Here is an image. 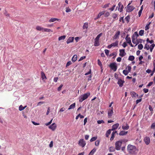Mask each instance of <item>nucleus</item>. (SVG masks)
Here are the masks:
<instances>
[{"label":"nucleus","instance_id":"nucleus-4","mask_svg":"<svg viewBox=\"0 0 155 155\" xmlns=\"http://www.w3.org/2000/svg\"><path fill=\"white\" fill-rule=\"evenodd\" d=\"M109 67L111 69L113 70L114 71H115L117 69V66L115 63H110Z\"/></svg>","mask_w":155,"mask_h":155},{"label":"nucleus","instance_id":"nucleus-63","mask_svg":"<svg viewBox=\"0 0 155 155\" xmlns=\"http://www.w3.org/2000/svg\"><path fill=\"white\" fill-rule=\"evenodd\" d=\"M121 61V58L120 57H118L117 59V62H120Z\"/></svg>","mask_w":155,"mask_h":155},{"label":"nucleus","instance_id":"nucleus-52","mask_svg":"<svg viewBox=\"0 0 155 155\" xmlns=\"http://www.w3.org/2000/svg\"><path fill=\"white\" fill-rule=\"evenodd\" d=\"M71 64H72V63L71 61H68L66 64V67H67L68 66H69L71 65Z\"/></svg>","mask_w":155,"mask_h":155},{"label":"nucleus","instance_id":"nucleus-36","mask_svg":"<svg viewBox=\"0 0 155 155\" xmlns=\"http://www.w3.org/2000/svg\"><path fill=\"white\" fill-rule=\"evenodd\" d=\"M130 18L129 15L127 16L125 18V20L127 21V23H128L129 22Z\"/></svg>","mask_w":155,"mask_h":155},{"label":"nucleus","instance_id":"nucleus-43","mask_svg":"<svg viewBox=\"0 0 155 155\" xmlns=\"http://www.w3.org/2000/svg\"><path fill=\"white\" fill-rule=\"evenodd\" d=\"M150 23H151V22H150L148 24H147L146 25L145 27V30H147L149 29V26L150 24Z\"/></svg>","mask_w":155,"mask_h":155},{"label":"nucleus","instance_id":"nucleus-38","mask_svg":"<svg viewBox=\"0 0 155 155\" xmlns=\"http://www.w3.org/2000/svg\"><path fill=\"white\" fill-rule=\"evenodd\" d=\"M45 31L47 32H52V31L50 29L44 28L43 32H45Z\"/></svg>","mask_w":155,"mask_h":155},{"label":"nucleus","instance_id":"nucleus-14","mask_svg":"<svg viewBox=\"0 0 155 155\" xmlns=\"http://www.w3.org/2000/svg\"><path fill=\"white\" fill-rule=\"evenodd\" d=\"M74 39V37H70L67 40V43L68 44L71 42L73 41Z\"/></svg>","mask_w":155,"mask_h":155},{"label":"nucleus","instance_id":"nucleus-55","mask_svg":"<svg viewBox=\"0 0 155 155\" xmlns=\"http://www.w3.org/2000/svg\"><path fill=\"white\" fill-rule=\"evenodd\" d=\"M127 68L128 71V72H130L131 69V67L130 66L128 65L127 66V67L126 68V69H127Z\"/></svg>","mask_w":155,"mask_h":155},{"label":"nucleus","instance_id":"nucleus-28","mask_svg":"<svg viewBox=\"0 0 155 155\" xmlns=\"http://www.w3.org/2000/svg\"><path fill=\"white\" fill-rule=\"evenodd\" d=\"M129 125L127 124L126 126H122V128L124 130H127L129 128Z\"/></svg>","mask_w":155,"mask_h":155},{"label":"nucleus","instance_id":"nucleus-53","mask_svg":"<svg viewBox=\"0 0 155 155\" xmlns=\"http://www.w3.org/2000/svg\"><path fill=\"white\" fill-rule=\"evenodd\" d=\"M44 103H45V102L44 101L39 102L37 104V106H40L41 105L44 104Z\"/></svg>","mask_w":155,"mask_h":155},{"label":"nucleus","instance_id":"nucleus-58","mask_svg":"<svg viewBox=\"0 0 155 155\" xmlns=\"http://www.w3.org/2000/svg\"><path fill=\"white\" fill-rule=\"evenodd\" d=\"M119 21L120 22L121 21H122V22L123 23H124V17H121L120 18Z\"/></svg>","mask_w":155,"mask_h":155},{"label":"nucleus","instance_id":"nucleus-62","mask_svg":"<svg viewBox=\"0 0 155 155\" xmlns=\"http://www.w3.org/2000/svg\"><path fill=\"white\" fill-rule=\"evenodd\" d=\"M143 91L145 93H147L149 91V90L147 88H144L143 89Z\"/></svg>","mask_w":155,"mask_h":155},{"label":"nucleus","instance_id":"nucleus-60","mask_svg":"<svg viewBox=\"0 0 155 155\" xmlns=\"http://www.w3.org/2000/svg\"><path fill=\"white\" fill-rule=\"evenodd\" d=\"M117 17V15L116 14L114 13L113 14V17L115 19V18H116Z\"/></svg>","mask_w":155,"mask_h":155},{"label":"nucleus","instance_id":"nucleus-33","mask_svg":"<svg viewBox=\"0 0 155 155\" xmlns=\"http://www.w3.org/2000/svg\"><path fill=\"white\" fill-rule=\"evenodd\" d=\"M96 149H93L89 153L88 155H93L94 153L96 152Z\"/></svg>","mask_w":155,"mask_h":155},{"label":"nucleus","instance_id":"nucleus-13","mask_svg":"<svg viewBox=\"0 0 155 155\" xmlns=\"http://www.w3.org/2000/svg\"><path fill=\"white\" fill-rule=\"evenodd\" d=\"M119 124L118 123L115 124L113 125L112 127V130H114L116 129L119 127Z\"/></svg>","mask_w":155,"mask_h":155},{"label":"nucleus","instance_id":"nucleus-42","mask_svg":"<svg viewBox=\"0 0 155 155\" xmlns=\"http://www.w3.org/2000/svg\"><path fill=\"white\" fill-rule=\"evenodd\" d=\"M128 71H127L126 70H124L123 71V73L125 75H127L128 74Z\"/></svg>","mask_w":155,"mask_h":155},{"label":"nucleus","instance_id":"nucleus-9","mask_svg":"<svg viewBox=\"0 0 155 155\" xmlns=\"http://www.w3.org/2000/svg\"><path fill=\"white\" fill-rule=\"evenodd\" d=\"M119 51L120 52L119 55L121 57H123L126 54V53L125 52V50L124 49H120Z\"/></svg>","mask_w":155,"mask_h":155},{"label":"nucleus","instance_id":"nucleus-48","mask_svg":"<svg viewBox=\"0 0 155 155\" xmlns=\"http://www.w3.org/2000/svg\"><path fill=\"white\" fill-rule=\"evenodd\" d=\"M110 51L107 49H105L104 50V52L106 54V55L107 56H108L109 54Z\"/></svg>","mask_w":155,"mask_h":155},{"label":"nucleus","instance_id":"nucleus-23","mask_svg":"<svg viewBox=\"0 0 155 155\" xmlns=\"http://www.w3.org/2000/svg\"><path fill=\"white\" fill-rule=\"evenodd\" d=\"M155 46V44L153 43L150 45V47L149 48L150 49V52H151L153 50Z\"/></svg>","mask_w":155,"mask_h":155},{"label":"nucleus","instance_id":"nucleus-44","mask_svg":"<svg viewBox=\"0 0 155 155\" xmlns=\"http://www.w3.org/2000/svg\"><path fill=\"white\" fill-rule=\"evenodd\" d=\"M138 48L139 50H141L143 48V45H142V44H140L138 45Z\"/></svg>","mask_w":155,"mask_h":155},{"label":"nucleus","instance_id":"nucleus-47","mask_svg":"<svg viewBox=\"0 0 155 155\" xmlns=\"http://www.w3.org/2000/svg\"><path fill=\"white\" fill-rule=\"evenodd\" d=\"M144 49L148 50L149 49V45H148L147 44H146L144 47Z\"/></svg>","mask_w":155,"mask_h":155},{"label":"nucleus","instance_id":"nucleus-21","mask_svg":"<svg viewBox=\"0 0 155 155\" xmlns=\"http://www.w3.org/2000/svg\"><path fill=\"white\" fill-rule=\"evenodd\" d=\"M115 150H116L115 147L114 148L113 147H110L109 148V151L110 152H114L115 151Z\"/></svg>","mask_w":155,"mask_h":155},{"label":"nucleus","instance_id":"nucleus-18","mask_svg":"<svg viewBox=\"0 0 155 155\" xmlns=\"http://www.w3.org/2000/svg\"><path fill=\"white\" fill-rule=\"evenodd\" d=\"M59 20L60 21V19L57 18H51L49 20V22H54L56 21H58Z\"/></svg>","mask_w":155,"mask_h":155},{"label":"nucleus","instance_id":"nucleus-6","mask_svg":"<svg viewBox=\"0 0 155 155\" xmlns=\"http://www.w3.org/2000/svg\"><path fill=\"white\" fill-rule=\"evenodd\" d=\"M143 141L145 143L148 145L149 144L150 142V139L148 137H146L144 138Z\"/></svg>","mask_w":155,"mask_h":155},{"label":"nucleus","instance_id":"nucleus-50","mask_svg":"<svg viewBox=\"0 0 155 155\" xmlns=\"http://www.w3.org/2000/svg\"><path fill=\"white\" fill-rule=\"evenodd\" d=\"M97 63L98 65L100 66L101 67L102 66V64L101 62L100 61L99 59L97 60Z\"/></svg>","mask_w":155,"mask_h":155},{"label":"nucleus","instance_id":"nucleus-54","mask_svg":"<svg viewBox=\"0 0 155 155\" xmlns=\"http://www.w3.org/2000/svg\"><path fill=\"white\" fill-rule=\"evenodd\" d=\"M63 85L62 84H61L58 87V91H60L61 90V88L62 87Z\"/></svg>","mask_w":155,"mask_h":155},{"label":"nucleus","instance_id":"nucleus-32","mask_svg":"<svg viewBox=\"0 0 155 155\" xmlns=\"http://www.w3.org/2000/svg\"><path fill=\"white\" fill-rule=\"evenodd\" d=\"M135 58L134 57L133 55H130L129 56L128 60L130 61H133Z\"/></svg>","mask_w":155,"mask_h":155},{"label":"nucleus","instance_id":"nucleus-25","mask_svg":"<svg viewBox=\"0 0 155 155\" xmlns=\"http://www.w3.org/2000/svg\"><path fill=\"white\" fill-rule=\"evenodd\" d=\"M118 41H117L115 42L112 43L111 44V45H112V47H115L117 46H118Z\"/></svg>","mask_w":155,"mask_h":155},{"label":"nucleus","instance_id":"nucleus-29","mask_svg":"<svg viewBox=\"0 0 155 155\" xmlns=\"http://www.w3.org/2000/svg\"><path fill=\"white\" fill-rule=\"evenodd\" d=\"M138 36L139 35L138 34L137 32V31H136L134 32V34H133L132 38H137Z\"/></svg>","mask_w":155,"mask_h":155},{"label":"nucleus","instance_id":"nucleus-57","mask_svg":"<svg viewBox=\"0 0 155 155\" xmlns=\"http://www.w3.org/2000/svg\"><path fill=\"white\" fill-rule=\"evenodd\" d=\"M5 15L7 17H9L10 16V15L6 11H5L4 13Z\"/></svg>","mask_w":155,"mask_h":155},{"label":"nucleus","instance_id":"nucleus-30","mask_svg":"<svg viewBox=\"0 0 155 155\" xmlns=\"http://www.w3.org/2000/svg\"><path fill=\"white\" fill-rule=\"evenodd\" d=\"M100 45L99 41L94 40V45L95 46H97Z\"/></svg>","mask_w":155,"mask_h":155},{"label":"nucleus","instance_id":"nucleus-16","mask_svg":"<svg viewBox=\"0 0 155 155\" xmlns=\"http://www.w3.org/2000/svg\"><path fill=\"white\" fill-rule=\"evenodd\" d=\"M130 94L132 97H138V94H137L134 91H131L130 92Z\"/></svg>","mask_w":155,"mask_h":155},{"label":"nucleus","instance_id":"nucleus-56","mask_svg":"<svg viewBox=\"0 0 155 155\" xmlns=\"http://www.w3.org/2000/svg\"><path fill=\"white\" fill-rule=\"evenodd\" d=\"M125 145L124 146H123L121 147L122 150L124 153H125Z\"/></svg>","mask_w":155,"mask_h":155},{"label":"nucleus","instance_id":"nucleus-39","mask_svg":"<svg viewBox=\"0 0 155 155\" xmlns=\"http://www.w3.org/2000/svg\"><path fill=\"white\" fill-rule=\"evenodd\" d=\"M144 32V30H140L139 32V35L140 36H143V35Z\"/></svg>","mask_w":155,"mask_h":155},{"label":"nucleus","instance_id":"nucleus-7","mask_svg":"<svg viewBox=\"0 0 155 155\" xmlns=\"http://www.w3.org/2000/svg\"><path fill=\"white\" fill-rule=\"evenodd\" d=\"M120 33V31H117L115 33V35L113 37V39L115 40L118 38Z\"/></svg>","mask_w":155,"mask_h":155},{"label":"nucleus","instance_id":"nucleus-12","mask_svg":"<svg viewBox=\"0 0 155 155\" xmlns=\"http://www.w3.org/2000/svg\"><path fill=\"white\" fill-rule=\"evenodd\" d=\"M56 125L54 123H53L52 124L49 126V128L51 129L52 130H54L56 128Z\"/></svg>","mask_w":155,"mask_h":155},{"label":"nucleus","instance_id":"nucleus-51","mask_svg":"<svg viewBox=\"0 0 155 155\" xmlns=\"http://www.w3.org/2000/svg\"><path fill=\"white\" fill-rule=\"evenodd\" d=\"M66 10L65 11L66 12L68 13L69 12H70L71 11V9L70 8H69L68 7L66 8Z\"/></svg>","mask_w":155,"mask_h":155},{"label":"nucleus","instance_id":"nucleus-19","mask_svg":"<svg viewBox=\"0 0 155 155\" xmlns=\"http://www.w3.org/2000/svg\"><path fill=\"white\" fill-rule=\"evenodd\" d=\"M127 131H125L124 130L121 131L119 134V135L121 136L126 135L127 133Z\"/></svg>","mask_w":155,"mask_h":155},{"label":"nucleus","instance_id":"nucleus-5","mask_svg":"<svg viewBox=\"0 0 155 155\" xmlns=\"http://www.w3.org/2000/svg\"><path fill=\"white\" fill-rule=\"evenodd\" d=\"M78 144L80 146L84 147L86 145L84 139H81L79 141Z\"/></svg>","mask_w":155,"mask_h":155},{"label":"nucleus","instance_id":"nucleus-26","mask_svg":"<svg viewBox=\"0 0 155 155\" xmlns=\"http://www.w3.org/2000/svg\"><path fill=\"white\" fill-rule=\"evenodd\" d=\"M112 130L111 129L108 130L106 133V137H108L109 135L110 134Z\"/></svg>","mask_w":155,"mask_h":155},{"label":"nucleus","instance_id":"nucleus-37","mask_svg":"<svg viewBox=\"0 0 155 155\" xmlns=\"http://www.w3.org/2000/svg\"><path fill=\"white\" fill-rule=\"evenodd\" d=\"M125 39L126 40L127 43L130 44V43H131V39H130V37H129V38H125Z\"/></svg>","mask_w":155,"mask_h":155},{"label":"nucleus","instance_id":"nucleus-45","mask_svg":"<svg viewBox=\"0 0 155 155\" xmlns=\"http://www.w3.org/2000/svg\"><path fill=\"white\" fill-rule=\"evenodd\" d=\"M25 108V107H24L22 105H21L19 107V110L20 111H22Z\"/></svg>","mask_w":155,"mask_h":155},{"label":"nucleus","instance_id":"nucleus-3","mask_svg":"<svg viewBox=\"0 0 155 155\" xmlns=\"http://www.w3.org/2000/svg\"><path fill=\"white\" fill-rule=\"evenodd\" d=\"M90 93L88 92L81 95L79 98V101L80 102H82L84 100L87 99L90 96Z\"/></svg>","mask_w":155,"mask_h":155},{"label":"nucleus","instance_id":"nucleus-49","mask_svg":"<svg viewBox=\"0 0 155 155\" xmlns=\"http://www.w3.org/2000/svg\"><path fill=\"white\" fill-rule=\"evenodd\" d=\"M100 142V141L99 140H96L95 143V146H98Z\"/></svg>","mask_w":155,"mask_h":155},{"label":"nucleus","instance_id":"nucleus-34","mask_svg":"<svg viewBox=\"0 0 155 155\" xmlns=\"http://www.w3.org/2000/svg\"><path fill=\"white\" fill-rule=\"evenodd\" d=\"M88 27V24L87 23H85L84 24L83 26V28L84 29H87Z\"/></svg>","mask_w":155,"mask_h":155},{"label":"nucleus","instance_id":"nucleus-11","mask_svg":"<svg viewBox=\"0 0 155 155\" xmlns=\"http://www.w3.org/2000/svg\"><path fill=\"white\" fill-rule=\"evenodd\" d=\"M113 107H112L111 108L109 109L108 110V115L109 117H111L113 113Z\"/></svg>","mask_w":155,"mask_h":155},{"label":"nucleus","instance_id":"nucleus-22","mask_svg":"<svg viewBox=\"0 0 155 155\" xmlns=\"http://www.w3.org/2000/svg\"><path fill=\"white\" fill-rule=\"evenodd\" d=\"M75 103L72 104L69 106V108H68V110H69L71 109H74L75 107Z\"/></svg>","mask_w":155,"mask_h":155},{"label":"nucleus","instance_id":"nucleus-15","mask_svg":"<svg viewBox=\"0 0 155 155\" xmlns=\"http://www.w3.org/2000/svg\"><path fill=\"white\" fill-rule=\"evenodd\" d=\"M135 8L134 6H131L129 8H127L126 11L127 12H130L133 10Z\"/></svg>","mask_w":155,"mask_h":155},{"label":"nucleus","instance_id":"nucleus-46","mask_svg":"<svg viewBox=\"0 0 155 155\" xmlns=\"http://www.w3.org/2000/svg\"><path fill=\"white\" fill-rule=\"evenodd\" d=\"M97 124H100L101 123H104V122L103 120H98L97 121Z\"/></svg>","mask_w":155,"mask_h":155},{"label":"nucleus","instance_id":"nucleus-24","mask_svg":"<svg viewBox=\"0 0 155 155\" xmlns=\"http://www.w3.org/2000/svg\"><path fill=\"white\" fill-rule=\"evenodd\" d=\"M36 29L38 31H43L44 28L41 27L40 26H37L36 28Z\"/></svg>","mask_w":155,"mask_h":155},{"label":"nucleus","instance_id":"nucleus-2","mask_svg":"<svg viewBox=\"0 0 155 155\" xmlns=\"http://www.w3.org/2000/svg\"><path fill=\"white\" fill-rule=\"evenodd\" d=\"M124 141V140H120L115 142V144L116 150H120L122 143Z\"/></svg>","mask_w":155,"mask_h":155},{"label":"nucleus","instance_id":"nucleus-31","mask_svg":"<svg viewBox=\"0 0 155 155\" xmlns=\"http://www.w3.org/2000/svg\"><path fill=\"white\" fill-rule=\"evenodd\" d=\"M41 78L42 80H43L44 79L46 78V76L45 75V73L43 72H41Z\"/></svg>","mask_w":155,"mask_h":155},{"label":"nucleus","instance_id":"nucleus-20","mask_svg":"<svg viewBox=\"0 0 155 155\" xmlns=\"http://www.w3.org/2000/svg\"><path fill=\"white\" fill-rule=\"evenodd\" d=\"M77 55L76 54L74 55H73V57H72V59H71V60H72V61L73 62H75L76 61V60L77 59Z\"/></svg>","mask_w":155,"mask_h":155},{"label":"nucleus","instance_id":"nucleus-8","mask_svg":"<svg viewBox=\"0 0 155 155\" xmlns=\"http://www.w3.org/2000/svg\"><path fill=\"white\" fill-rule=\"evenodd\" d=\"M124 7L120 2H119L118 4V10L120 12H122L123 11Z\"/></svg>","mask_w":155,"mask_h":155},{"label":"nucleus","instance_id":"nucleus-41","mask_svg":"<svg viewBox=\"0 0 155 155\" xmlns=\"http://www.w3.org/2000/svg\"><path fill=\"white\" fill-rule=\"evenodd\" d=\"M114 132H112L111 134V136L110 138V140L111 141H112L114 140Z\"/></svg>","mask_w":155,"mask_h":155},{"label":"nucleus","instance_id":"nucleus-61","mask_svg":"<svg viewBox=\"0 0 155 155\" xmlns=\"http://www.w3.org/2000/svg\"><path fill=\"white\" fill-rule=\"evenodd\" d=\"M85 58H86V56H83L81 57L79 59L78 61H81L82 60H83V59Z\"/></svg>","mask_w":155,"mask_h":155},{"label":"nucleus","instance_id":"nucleus-10","mask_svg":"<svg viewBox=\"0 0 155 155\" xmlns=\"http://www.w3.org/2000/svg\"><path fill=\"white\" fill-rule=\"evenodd\" d=\"M124 83V80H123L120 79H118V81L117 84L119 85L120 87H122L123 85V84Z\"/></svg>","mask_w":155,"mask_h":155},{"label":"nucleus","instance_id":"nucleus-1","mask_svg":"<svg viewBox=\"0 0 155 155\" xmlns=\"http://www.w3.org/2000/svg\"><path fill=\"white\" fill-rule=\"evenodd\" d=\"M127 150L128 153L131 154H135L137 150L136 147L134 145L129 144L127 147Z\"/></svg>","mask_w":155,"mask_h":155},{"label":"nucleus","instance_id":"nucleus-27","mask_svg":"<svg viewBox=\"0 0 155 155\" xmlns=\"http://www.w3.org/2000/svg\"><path fill=\"white\" fill-rule=\"evenodd\" d=\"M66 37V36L65 35L61 36L58 38V39L59 41L64 40Z\"/></svg>","mask_w":155,"mask_h":155},{"label":"nucleus","instance_id":"nucleus-40","mask_svg":"<svg viewBox=\"0 0 155 155\" xmlns=\"http://www.w3.org/2000/svg\"><path fill=\"white\" fill-rule=\"evenodd\" d=\"M97 139V137H94L91 138L90 140V141L91 142H92L95 140Z\"/></svg>","mask_w":155,"mask_h":155},{"label":"nucleus","instance_id":"nucleus-35","mask_svg":"<svg viewBox=\"0 0 155 155\" xmlns=\"http://www.w3.org/2000/svg\"><path fill=\"white\" fill-rule=\"evenodd\" d=\"M79 117H80L81 118H84V116L82 115H81L80 114H78L76 117V119L77 120Z\"/></svg>","mask_w":155,"mask_h":155},{"label":"nucleus","instance_id":"nucleus-59","mask_svg":"<svg viewBox=\"0 0 155 155\" xmlns=\"http://www.w3.org/2000/svg\"><path fill=\"white\" fill-rule=\"evenodd\" d=\"M127 45L126 42H124L122 45V46L124 48H125Z\"/></svg>","mask_w":155,"mask_h":155},{"label":"nucleus","instance_id":"nucleus-64","mask_svg":"<svg viewBox=\"0 0 155 155\" xmlns=\"http://www.w3.org/2000/svg\"><path fill=\"white\" fill-rule=\"evenodd\" d=\"M142 101V99H137L136 101V104H138L139 102H140Z\"/></svg>","mask_w":155,"mask_h":155},{"label":"nucleus","instance_id":"nucleus-17","mask_svg":"<svg viewBox=\"0 0 155 155\" xmlns=\"http://www.w3.org/2000/svg\"><path fill=\"white\" fill-rule=\"evenodd\" d=\"M104 14V12H100L98 15L95 18H94L95 20H96L98 18H100V17Z\"/></svg>","mask_w":155,"mask_h":155}]
</instances>
